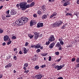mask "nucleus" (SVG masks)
<instances>
[{"label":"nucleus","mask_w":79,"mask_h":79,"mask_svg":"<svg viewBox=\"0 0 79 79\" xmlns=\"http://www.w3.org/2000/svg\"><path fill=\"white\" fill-rule=\"evenodd\" d=\"M66 26H67V24H66L63 25L61 27V29H64L66 28Z\"/></svg>","instance_id":"4be33fe9"},{"label":"nucleus","mask_w":79,"mask_h":79,"mask_svg":"<svg viewBox=\"0 0 79 79\" xmlns=\"http://www.w3.org/2000/svg\"><path fill=\"white\" fill-rule=\"evenodd\" d=\"M76 59H75V58H73L72 59V62H74V61Z\"/></svg>","instance_id":"603ef678"},{"label":"nucleus","mask_w":79,"mask_h":79,"mask_svg":"<svg viewBox=\"0 0 79 79\" xmlns=\"http://www.w3.org/2000/svg\"><path fill=\"white\" fill-rule=\"evenodd\" d=\"M31 21L33 23V24H35V20H31Z\"/></svg>","instance_id":"09e8293b"},{"label":"nucleus","mask_w":79,"mask_h":79,"mask_svg":"<svg viewBox=\"0 0 79 79\" xmlns=\"http://www.w3.org/2000/svg\"><path fill=\"white\" fill-rule=\"evenodd\" d=\"M65 66V64H63L62 65H60V66L57 65V71H59L60 69H61L64 66Z\"/></svg>","instance_id":"6e6552de"},{"label":"nucleus","mask_w":79,"mask_h":79,"mask_svg":"<svg viewBox=\"0 0 79 79\" xmlns=\"http://www.w3.org/2000/svg\"><path fill=\"white\" fill-rule=\"evenodd\" d=\"M54 67L55 69H58V65H55Z\"/></svg>","instance_id":"6e6d98bb"},{"label":"nucleus","mask_w":79,"mask_h":79,"mask_svg":"<svg viewBox=\"0 0 79 79\" xmlns=\"http://www.w3.org/2000/svg\"><path fill=\"white\" fill-rule=\"evenodd\" d=\"M3 30L0 28V34H2L3 32Z\"/></svg>","instance_id":"2f4dec72"},{"label":"nucleus","mask_w":79,"mask_h":79,"mask_svg":"<svg viewBox=\"0 0 79 79\" xmlns=\"http://www.w3.org/2000/svg\"><path fill=\"white\" fill-rule=\"evenodd\" d=\"M12 41H9L8 42H7V45H10V44H11Z\"/></svg>","instance_id":"473e14b6"},{"label":"nucleus","mask_w":79,"mask_h":79,"mask_svg":"<svg viewBox=\"0 0 79 79\" xmlns=\"http://www.w3.org/2000/svg\"><path fill=\"white\" fill-rule=\"evenodd\" d=\"M76 62L77 63H79V58H77L76 60Z\"/></svg>","instance_id":"864d4df0"},{"label":"nucleus","mask_w":79,"mask_h":79,"mask_svg":"<svg viewBox=\"0 0 79 79\" xmlns=\"http://www.w3.org/2000/svg\"><path fill=\"white\" fill-rule=\"evenodd\" d=\"M55 40V37H54V35H52V36H51L49 38V41L50 42H54Z\"/></svg>","instance_id":"39448f33"},{"label":"nucleus","mask_w":79,"mask_h":79,"mask_svg":"<svg viewBox=\"0 0 79 79\" xmlns=\"http://www.w3.org/2000/svg\"><path fill=\"white\" fill-rule=\"evenodd\" d=\"M29 72V70H25L24 71V73H26V74H27V73H28Z\"/></svg>","instance_id":"ea45409f"},{"label":"nucleus","mask_w":79,"mask_h":79,"mask_svg":"<svg viewBox=\"0 0 79 79\" xmlns=\"http://www.w3.org/2000/svg\"><path fill=\"white\" fill-rule=\"evenodd\" d=\"M13 59L15 60H17V57H16V56H14L13 57Z\"/></svg>","instance_id":"a18cd8bd"},{"label":"nucleus","mask_w":79,"mask_h":79,"mask_svg":"<svg viewBox=\"0 0 79 79\" xmlns=\"http://www.w3.org/2000/svg\"><path fill=\"white\" fill-rule=\"evenodd\" d=\"M65 15L67 16H73V15L72 13H70L69 12H68L65 14Z\"/></svg>","instance_id":"b1692460"},{"label":"nucleus","mask_w":79,"mask_h":79,"mask_svg":"<svg viewBox=\"0 0 79 79\" xmlns=\"http://www.w3.org/2000/svg\"><path fill=\"white\" fill-rule=\"evenodd\" d=\"M37 13L38 15H41L42 14V11H41V10L40 9L39 10H38L37 12Z\"/></svg>","instance_id":"6ab92c4d"},{"label":"nucleus","mask_w":79,"mask_h":79,"mask_svg":"<svg viewBox=\"0 0 79 79\" xmlns=\"http://www.w3.org/2000/svg\"><path fill=\"white\" fill-rule=\"evenodd\" d=\"M9 39V36L7 35H5L4 36L3 40L4 41H8Z\"/></svg>","instance_id":"9b49d317"},{"label":"nucleus","mask_w":79,"mask_h":79,"mask_svg":"<svg viewBox=\"0 0 79 79\" xmlns=\"http://www.w3.org/2000/svg\"><path fill=\"white\" fill-rule=\"evenodd\" d=\"M2 18L3 20H5V19H6V17H5V16H4V15H2Z\"/></svg>","instance_id":"58836bf2"},{"label":"nucleus","mask_w":79,"mask_h":79,"mask_svg":"<svg viewBox=\"0 0 79 79\" xmlns=\"http://www.w3.org/2000/svg\"><path fill=\"white\" fill-rule=\"evenodd\" d=\"M77 4H79V0H77Z\"/></svg>","instance_id":"774afa93"},{"label":"nucleus","mask_w":79,"mask_h":79,"mask_svg":"<svg viewBox=\"0 0 79 79\" xmlns=\"http://www.w3.org/2000/svg\"><path fill=\"white\" fill-rule=\"evenodd\" d=\"M35 69H39V66L36 65L35 67Z\"/></svg>","instance_id":"c756f323"},{"label":"nucleus","mask_w":79,"mask_h":79,"mask_svg":"<svg viewBox=\"0 0 79 79\" xmlns=\"http://www.w3.org/2000/svg\"><path fill=\"white\" fill-rule=\"evenodd\" d=\"M56 15H57V13H56V12H54L52 15L49 17V19H52V18H53V17H54V16H56Z\"/></svg>","instance_id":"2eb2a0df"},{"label":"nucleus","mask_w":79,"mask_h":79,"mask_svg":"<svg viewBox=\"0 0 79 79\" xmlns=\"http://www.w3.org/2000/svg\"><path fill=\"white\" fill-rule=\"evenodd\" d=\"M28 44H29V43H28L27 42H26V43L25 44V47H27V46H28Z\"/></svg>","instance_id":"8fccbe9b"},{"label":"nucleus","mask_w":79,"mask_h":79,"mask_svg":"<svg viewBox=\"0 0 79 79\" xmlns=\"http://www.w3.org/2000/svg\"><path fill=\"white\" fill-rule=\"evenodd\" d=\"M31 60H33V61H36V60H37V59L35 57L33 59H31Z\"/></svg>","instance_id":"37998d69"},{"label":"nucleus","mask_w":79,"mask_h":79,"mask_svg":"<svg viewBox=\"0 0 79 79\" xmlns=\"http://www.w3.org/2000/svg\"><path fill=\"white\" fill-rule=\"evenodd\" d=\"M31 7L30 4H27L25 6V10L27 9V8H30Z\"/></svg>","instance_id":"5701e85b"},{"label":"nucleus","mask_w":79,"mask_h":79,"mask_svg":"<svg viewBox=\"0 0 79 79\" xmlns=\"http://www.w3.org/2000/svg\"><path fill=\"white\" fill-rule=\"evenodd\" d=\"M61 44L60 43V42H57V44L56 45V47H61Z\"/></svg>","instance_id":"412c9836"},{"label":"nucleus","mask_w":79,"mask_h":79,"mask_svg":"<svg viewBox=\"0 0 79 79\" xmlns=\"http://www.w3.org/2000/svg\"><path fill=\"white\" fill-rule=\"evenodd\" d=\"M28 36L30 37V39H32V38H33V36L31 35V34H28Z\"/></svg>","instance_id":"a878e982"},{"label":"nucleus","mask_w":79,"mask_h":79,"mask_svg":"<svg viewBox=\"0 0 79 79\" xmlns=\"http://www.w3.org/2000/svg\"><path fill=\"white\" fill-rule=\"evenodd\" d=\"M58 50H62V47H61V46L59 47V48H58Z\"/></svg>","instance_id":"49530a36"},{"label":"nucleus","mask_w":79,"mask_h":79,"mask_svg":"<svg viewBox=\"0 0 79 79\" xmlns=\"http://www.w3.org/2000/svg\"><path fill=\"white\" fill-rule=\"evenodd\" d=\"M46 67V65H45V64H44V65H42L41 66L40 68H44Z\"/></svg>","instance_id":"c9c22d12"},{"label":"nucleus","mask_w":79,"mask_h":79,"mask_svg":"<svg viewBox=\"0 0 79 79\" xmlns=\"http://www.w3.org/2000/svg\"><path fill=\"white\" fill-rule=\"evenodd\" d=\"M23 53H24V54H26V53H27V52H28V51H29V49H27L26 48L24 47V48L23 49Z\"/></svg>","instance_id":"4468645a"},{"label":"nucleus","mask_w":79,"mask_h":79,"mask_svg":"<svg viewBox=\"0 0 79 79\" xmlns=\"http://www.w3.org/2000/svg\"><path fill=\"white\" fill-rule=\"evenodd\" d=\"M35 2H32L31 3V4H30V5L31 7H32V6H34V5H35Z\"/></svg>","instance_id":"393cba45"},{"label":"nucleus","mask_w":79,"mask_h":79,"mask_svg":"<svg viewBox=\"0 0 79 79\" xmlns=\"http://www.w3.org/2000/svg\"><path fill=\"white\" fill-rule=\"evenodd\" d=\"M26 5H27V2H23L20 3L19 6L20 9H21L22 10H26L25 6Z\"/></svg>","instance_id":"f03ea898"},{"label":"nucleus","mask_w":79,"mask_h":79,"mask_svg":"<svg viewBox=\"0 0 79 79\" xmlns=\"http://www.w3.org/2000/svg\"><path fill=\"white\" fill-rule=\"evenodd\" d=\"M12 66V64H11V63H9L7 64L5 66V68H10V67H11Z\"/></svg>","instance_id":"dca6fc26"},{"label":"nucleus","mask_w":79,"mask_h":79,"mask_svg":"<svg viewBox=\"0 0 79 79\" xmlns=\"http://www.w3.org/2000/svg\"><path fill=\"white\" fill-rule=\"evenodd\" d=\"M79 14L78 13V12H76L75 13H74V15H76V16H77V17H78L77 16V15L78 14Z\"/></svg>","instance_id":"3c124183"},{"label":"nucleus","mask_w":79,"mask_h":79,"mask_svg":"<svg viewBox=\"0 0 79 79\" xmlns=\"http://www.w3.org/2000/svg\"><path fill=\"white\" fill-rule=\"evenodd\" d=\"M55 45V43L53 42L49 46V48L50 49H52L53 48L54 46Z\"/></svg>","instance_id":"1a4fd4ad"},{"label":"nucleus","mask_w":79,"mask_h":79,"mask_svg":"<svg viewBox=\"0 0 79 79\" xmlns=\"http://www.w3.org/2000/svg\"><path fill=\"white\" fill-rule=\"evenodd\" d=\"M61 58L60 57L59 59L57 60V62H59V61H60L61 60Z\"/></svg>","instance_id":"c03bdc74"},{"label":"nucleus","mask_w":79,"mask_h":79,"mask_svg":"<svg viewBox=\"0 0 79 79\" xmlns=\"http://www.w3.org/2000/svg\"><path fill=\"white\" fill-rule=\"evenodd\" d=\"M55 54L56 55H59L60 54V52H55Z\"/></svg>","instance_id":"79ce46f5"},{"label":"nucleus","mask_w":79,"mask_h":79,"mask_svg":"<svg viewBox=\"0 0 79 79\" xmlns=\"http://www.w3.org/2000/svg\"><path fill=\"white\" fill-rule=\"evenodd\" d=\"M3 46H5L6 45V43L5 42H4L2 44Z\"/></svg>","instance_id":"052dcab7"},{"label":"nucleus","mask_w":79,"mask_h":79,"mask_svg":"<svg viewBox=\"0 0 79 79\" xmlns=\"http://www.w3.org/2000/svg\"><path fill=\"white\" fill-rule=\"evenodd\" d=\"M14 51H17V48H14Z\"/></svg>","instance_id":"69168bd1"},{"label":"nucleus","mask_w":79,"mask_h":79,"mask_svg":"<svg viewBox=\"0 0 79 79\" xmlns=\"http://www.w3.org/2000/svg\"><path fill=\"white\" fill-rule=\"evenodd\" d=\"M43 23H38L37 24V26H36L37 28H40V27H43Z\"/></svg>","instance_id":"9d476101"},{"label":"nucleus","mask_w":79,"mask_h":79,"mask_svg":"<svg viewBox=\"0 0 79 79\" xmlns=\"http://www.w3.org/2000/svg\"><path fill=\"white\" fill-rule=\"evenodd\" d=\"M10 14L11 15H14L16 14V11L15 10L12 9L10 11Z\"/></svg>","instance_id":"f8f14e48"},{"label":"nucleus","mask_w":79,"mask_h":79,"mask_svg":"<svg viewBox=\"0 0 79 79\" xmlns=\"http://www.w3.org/2000/svg\"><path fill=\"white\" fill-rule=\"evenodd\" d=\"M19 53L20 55H21V54H23V52L21 51H20L19 52Z\"/></svg>","instance_id":"680f3d73"},{"label":"nucleus","mask_w":79,"mask_h":79,"mask_svg":"<svg viewBox=\"0 0 79 79\" xmlns=\"http://www.w3.org/2000/svg\"><path fill=\"white\" fill-rule=\"evenodd\" d=\"M60 43L61 45H64V42H63V40H62L60 41Z\"/></svg>","instance_id":"c85d7f7f"},{"label":"nucleus","mask_w":79,"mask_h":79,"mask_svg":"<svg viewBox=\"0 0 79 79\" xmlns=\"http://www.w3.org/2000/svg\"><path fill=\"white\" fill-rule=\"evenodd\" d=\"M57 79H63V78L61 77H60L57 78Z\"/></svg>","instance_id":"13d9d810"},{"label":"nucleus","mask_w":79,"mask_h":79,"mask_svg":"<svg viewBox=\"0 0 79 79\" xmlns=\"http://www.w3.org/2000/svg\"><path fill=\"white\" fill-rule=\"evenodd\" d=\"M40 52V50L39 49H38L36 51L37 53H39Z\"/></svg>","instance_id":"de8ad7c7"},{"label":"nucleus","mask_w":79,"mask_h":79,"mask_svg":"<svg viewBox=\"0 0 79 79\" xmlns=\"http://www.w3.org/2000/svg\"><path fill=\"white\" fill-rule=\"evenodd\" d=\"M35 48H39L41 47V44L38 43L36 45H35Z\"/></svg>","instance_id":"f3484780"},{"label":"nucleus","mask_w":79,"mask_h":79,"mask_svg":"<svg viewBox=\"0 0 79 79\" xmlns=\"http://www.w3.org/2000/svg\"><path fill=\"white\" fill-rule=\"evenodd\" d=\"M31 47H32V48H35V45L32 44L31 46Z\"/></svg>","instance_id":"f704fd0d"},{"label":"nucleus","mask_w":79,"mask_h":79,"mask_svg":"<svg viewBox=\"0 0 79 79\" xmlns=\"http://www.w3.org/2000/svg\"><path fill=\"white\" fill-rule=\"evenodd\" d=\"M76 66H77V68H79V63L77 64L76 65Z\"/></svg>","instance_id":"338daca9"},{"label":"nucleus","mask_w":79,"mask_h":79,"mask_svg":"<svg viewBox=\"0 0 79 79\" xmlns=\"http://www.w3.org/2000/svg\"><path fill=\"white\" fill-rule=\"evenodd\" d=\"M35 77L36 79H41L42 77V74L39 73V74L35 75Z\"/></svg>","instance_id":"0eeeda50"},{"label":"nucleus","mask_w":79,"mask_h":79,"mask_svg":"<svg viewBox=\"0 0 79 79\" xmlns=\"http://www.w3.org/2000/svg\"><path fill=\"white\" fill-rule=\"evenodd\" d=\"M41 8L44 11H45L46 10V8H45V5H43L41 7Z\"/></svg>","instance_id":"aec40b11"},{"label":"nucleus","mask_w":79,"mask_h":79,"mask_svg":"<svg viewBox=\"0 0 79 79\" xmlns=\"http://www.w3.org/2000/svg\"><path fill=\"white\" fill-rule=\"evenodd\" d=\"M16 39V37L15 36H13L11 37V39L13 40L14 39Z\"/></svg>","instance_id":"72a5a7b5"},{"label":"nucleus","mask_w":79,"mask_h":79,"mask_svg":"<svg viewBox=\"0 0 79 79\" xmlns=\"http://www.w3.org/2000/svg\"><path fill=\"white\" fill-rule=\"evenodd\" d=\"M50 44V42L48 40V42H47L45 43L46 45H48Z\"/></svg>","instance_id":"cd10ccee"},{"label":"nucleus","mask_w":79,"mask_h":79,"mask_svg":"<svg viewBox=\"0 0 79 79\" xmlns=\"http://www.w3.org/2000/svg\"><path fill=\"white\" fill-rule=\"evenodd\" d=\"M65 10L67 11H69V9L68 8H66Z\"/></svg>","instance_id":"bf43d9fd"},{"label":"nucleus","mask_w":79,"mask_h":79,"mask_svg":"<svg viewBox=\"0 0 79 79\" xmlns=\"http://www.w3.org/2000/svg\"><path fill=\"white\" fill-rule=\"evenodd\" d=\"M62 2L63 3V6H66L69 5V1H68L66 0H63L62 1Z\"/></svg>","instance_id":"7ed1b4c3"},{"label":"nucleus","mask_w":79,"mask_h":79,"mask_svg":"<svg viewBox=\"0 0 79 79\" xmlns=\"http://www.w3.org/2000/svg\"><path fill=\"white\" fill-rule=\"evenodd\" d=\"M34 18H37V15L36 14H34L33 15Z\"/></svg>","instance_id":"a19ab883"},{"label":"nucleus","mask_w":79,"mask_h":79,"mask_svg":"<svg viewBox=\"0 0 79 79\" xmlns=\"http://www.w3.org/2000/svg\"><path fill=\"white\" fill-rule=\"evenodd\" d=\"M10 58H11V56L9 55L7 57V60H9V59H10Z\"/></svg>","instance_id":"5fc2aeb1"},{"label":"nucleus","mask_w":79,"mask_h":79,"mask_svg":"<svg viewBox=\"0 0 79 79\" xmlns=\"http://www.w3.org/2000/svg\"><path fill=\"white\" fill-rule=\"evenodd\" d=\"M52 59V57L51 56H49V59H48V61H51V60Z\"/></svg>","instance_id":"e2e57ef3"},{"label":"nucleus","mask_w":79,"mask_h":79,"mask_svg":"<svg viewBox=\"0 0 79 79\" xmlns=\"http://www.w3.org/2000/svg\"><path fill=\"white\" fill-rule=\"evenodd\" d=\"M11 15L9 14H7V15L6 16V18H10V17H11Z\"/></svg>","instance_id":"7c9ffc66"},{"label":"nucleus","mask_w":79,"mask_h":79,"mask_svg":"<svg viewBox=\"0 0 79 79\" xmlns=\"http://www.w3.org/2000/svg\"><path fill=\"white\" fill-rule=\"evenodd\" d=\"M63 22H61V21H60L58 22H56L54 24L55 26H60V25H61L62 24H63Z\"/></svg>","instance_id":"423d86ee"},{"label":"nucleus","mask_w":79,"mask_h":79,"mask_svg":"<svg viewBox=\"0 0 79 79\" xmlns=\"http://www.w3.org/2000/svg\"><path fill=\"white\" fill-rule=\"evenodd\" d=\"M10 13V10H8L6 11V14H9Z\"/></svg>","instance_id":"4d7b16f0"},{"label":"nucleus","mask_w":79,"mask_h":79,"mask_svg":"<svg viewBox=\"0 0 79 79\" xmlns=\"http://www.w3.org/2000/svg\"><path fill=\"white\" fill-rule=\"evenodd\" d=\"M7 32L8 33H10L11 32V30H10V28L7 29Z\"/></svg>","instance_id":"4c0bfd02"},{"label":"nucleus","mask_w":79,"mask_h":79,"mask_svg":"<svg viewBox=\"0 0 79 79\" xmlns=\"http://www.w3.org/2000/svg\"><path fill=\"white\" fill-rule=\"evenodd\" d=\"M2 77H3V75L2 74H0V79L2 78Z\"/></svg>","instance_id":"0e129e2a"},{"label":"nucleus","mask_w":79,"mask_h":79,"mask_svg":"<svg viewBox=\"0 0 79 79\" xmlns=\"http://www.w3.org/2000/svg\"><path fill=\"white\" fill-rule=\"evenodd\" d=\"M28 65L29 64L27 63H25L23 65L24 67H23V69L24 71H26V68L28 66Z\"/></svg>","instance_id":"ddd939ff"},{"label":"nucleus","mask_w":79,"mask_h":79,"mask_svg":"<svg viewBox=\"0 0 79 79\" xmlns=\"http://www.w3.org/2000/svg\"><path fill=\"white\" fill-rule=\"evenodd\" d=\"M47 15L45 14L42 17V18L43 19H47Z\"/></svg>","instance_id":"a211bd4d"},{"label":"nucleus","mask_w":79,"mask_h":79,"mask_svg":"<svg viewBox=\"0 0 79 79\" xmlns=\"http://www.w3.org/2000/svg\"><path fill=\"white\" fill-rule=\"evenodd\" d=\"M34 0H28L27 1V3H31L32 2H33Z\"/></svg>","instance_id":"e433bc0d"},{"label":"nucleus","mask_w":79,"mask_h":79,"mask_svg":"<svg viewBox=\"0 0 79 79\" xmlns=\"http://www.w3.org/2000/svg\"><path fill=\"white\" fill-rule=\"evenodd\" d=\"M33 33L35 35V36L34 37V39L35 40H37L38 39V37H39V34L40 33L39 32H33Z\"/></svg>","instance_id":"20e7f679"},{"label":"nucleus","mask_w":79,"mask_h":79,"mask_svg":"<svg viewBox=\"0 0 79 79\" xmlns=\"http://www.w3.org/2000/svg\"><path fill=\"white\" fill-rule=\"evenodd\" d=\"M30 26H31V27H32V26L34 25V24L32 22L31 20L30 21Z\"/></svg>","instance_id":"bb28decb"},{"label":"nucleus","mask_w":79,"mask_h":79,"mask_svg":"<svg viewBox=\"0 0 79 79\" xmlns=\"http://www.w3.org/2000/svg\"><path fill=\"white\" fill-rule=\"evenodd\" d=\"M29 20V19L26 17H22L19 19H17L16 22L13 23V24L14 26H16L17 25L22 26V25L27 23Z\"/></svg>","instance_id":"f257e3e1"}]
</instances>
